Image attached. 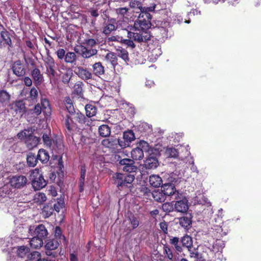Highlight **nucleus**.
<instances>
[{
  "label": "nucleus",
  "mask_w": 261,
  "mask_h": 261,
  "mask_svg": "<svg viewBox=\"0 0 261 261\" xmlns=\"http://www.w3.org/2000/svg\"><path fill=\"white\" fill-rule=\"evenodd\" d=\"M156 5L153 4L150 7H139L140 10V13L138 19L134 22V28L139 29L141 31H147L151 25V15L150 12H153L155 10Z\"/></svg>",
  "instance_id": "1"
},
{
  "label": "nucleus",
  "mask_w": 261,
  "mask_h": 261,
  "mask_svg": "<svg viewBox=\"0 0 261 261\" xmlns=\"http://www.w3.org/2000/svg\"><path fill=\"white\" fill-rule=\"evenodd\" d=\"M44 145L57 153H62L64 150L63 140L57 135L51 136L50 133H43L42 136Z\"/></svg>",
  "instance_id": "2"
},
{
  "label": "nucleus",
  "mask_w": 261,
  "mask_h": 261,
  "mask_svg": "<svg viewBox=\"0 0 261 261\" xmlns=\"http://www.w3.org/2000/svg\"><path fill=\"white\" fill-rule=\"evenodd\" d=\"M113 177L114 183L120 190L125 188L130 189L133 187L132 183L135 179V174L116 173L114 174Z\"/></svg>",
  "instance_id": "3"
},
{
  "label": "nucleus",
  "mask_w": 261,
  "mask_h": 261,
  "mask_svg": "<svg viewBox=\"0 0 261 261\" xmlns=\"http://www.w3.org/2000/svg\"><path fill=\"white\" fill-rule=\"evenodd\" d=\"M60 113L62 117V121L66 136L73 138L72 136L77 128L73 116L70 114H64L63 111H60Z\"/></svg>",
  "instance_id": "4"
},
{
  "label": "nucleus",
  "mask_w": 261,
  "mask_h": 261,
  "mask_svg": "<svg viewBox=\"0 0 261 261\" xmlns=\"http://www.w3.org/2000/svg\"><path fill=\"white\" fill-rule=\"evenodd\" d=\"M127 37L132 39L134 41L138 43L147 42L151 39V35L147 31H141L139 29H133V31L127 32Z\"/></svg>",
  "instance_id": "5"
},
{
  "label": "nucleus",
  "mask_w": 261,
  "mask_h": 261,
  "mask_svg": "<svg viewBox=\"0 0 261 261\" xmlns=\"http://www.w3.org/2000/svg\"><path fill=\"white\" fill-rule=\"evenodd\" d=\"M175 212L181 214L187 213L189 210L188 200L181 193L179 195V197L173 199Z\"/></svg>",
  "instance_id": "6"
},
{
  "label": "nucleus",
  "mask_w": 261,
  "mask_h": 261,
  "mask_svg": "<svg viewBox=\"0 0 261 261\" xmlns=\"http://www.w3.org/2000/svg\"><path fill=\"white\" fill-rule=\"evenodd\" d=\"M117 157V161H119V164L122 166V170L130 173H135L137 170V167L135 165V162L133 160L130 159H123L118 155H115V159Z\"/></svg>",
  "instance_id": "7"
},
{
  "label": "nucleus",
  "mask_w": 261,
  "mask_h": 261,
  "mask_svg": "<svg viewBox=\"0 0 261 261\" xmlns=\"http://www.w3.org/2000/svg\"><path fill=\"white\" fill-rule=\"evenodd\" d=\"M161 191L166 197H169L170 200H173V199L179 197V195L181 193L176 189L173 184L169 182L162 184Z\"/></svg>",
  "instance_id": "8"
},
{
  "label": "nucleus",
  "mask_w": 261,
  "mask_h": 261,
  "mask_svg": "<svg viewBox=\"0 0 261 261\" xmlns=\"http://www.w3.org/2000/svg\"><path fill=\"white\" fill-rule=\"evenodd\" d=\"M74 72L79 77L85 82H88L95 80L92 72L88 68L83 66H76L74 69Z\"/></svg>",
  "instance_id": "9"
},
{
  "label": "nucleus",
  "mask_w": 261,
  "mask_h": 261,
  "mask_svg": "<svg viewBox=\"0 0 261 261\" xmlns=\"http://www.w3.org/2000/svg\"><path fill=\"white\" fill-rule=\"evenodd\" d=\"M20 135L23 136L25 143L29 149H32L36 147L40 141V138L32 134L27 135L25 132H22L18 134L19 138Z\"/></svg>",
  "instance_id": "10"
},
{
  "label": "nucleus",
  "mask_w": 261,
  "mask_h": 261,
  "mask_svg": "<svg viewBox=\"0 0 261 261\" xmlns=\"http://www.w3.org/2000/svg\"><path fill=\"white\" fill-rule=\"evenodd\" d=\"M44 64L46 68V73L50 80L54 79L57 74L55 70L56 65L53 58L47 57L44 60Z\"/></svg>",
  "instance_id": "11"
},
{
  "label": "nucleus",
  "mask_w": 261,
  "mask_h": 261,
  "mask_svg": "<svg viewBox=\"0 0 261 261\" xmlns=\"http://www.w3.org/2000/svg\"><path fill=\"white\" fill-rule=\"evenodd\" d=\"M59 246V242L57 239L48 240L44 246L46 254L47 256H52L53 257H57V253L53 251L57 249Z\"/></svg>",
  "instance_id": "12"
},
{
  "label": "nucleus",
  "mask_w": 261,
  "mask_h": 261,
  "mask_svg": "<svg viewBox=\"0 0 261 261\" xmlns=\"http://www.w3.org/2000/svg\"><path fill=\"white\" fill-rule=\"evenodd\" d=\"M9 182L12 187L20 189L26 185L27 178L23 175H15L10 178Z\"/></svg>",
  "instance_id": "13"
},
{
  "label": "nucleus",
  "mask_w": 261,
  "mask_h": 261,
  "mask_svg": "<svg viewBox=\"0 0 261 261\" xmlns=\"http://www.w3.org/2000/svg\"><path fill=\"white\" fill-rule=\"evenodd\" d=\"M6 46L12 47L13 45L10 33L6 30H4L1 32L0 47Z\"/></svg>",
  "instance_id": "14"
},
{
  "label": "nucleus",
  "mask_w": 261,
  "mask_h": 261,
  "mask_svg": "<svg viewBox=\"0 0 261 261\" xmlns=\"http://www.w3.org/2000/svg\"><path fill=\"white\" fill-rule=\"evenodd\" d=\"M33 176L34 178L32 181V185L35 190H39L46 185L47 182L44 179L42 174H39L37 173L36 175H33Z\"/></svg>",
  "instance_id": "15"
},
{
  "label": "nucleus",
  "mask_w": 261,
  "mask_h": 261,
  "mask_svg": "<svg viewBox=\"0 0 261 261\" xmlns=\"http://www.w3.org/2000/svg\"><path fill=\"white\" fill-rule=\"evenodd\" d=\"M64 106L60 111H63L64 114L72 115L74 114L75 109L73 105L72 100L69 96L65 97L63 101Z\"/></svg>",
  "instance_id": "16"
},
{
  "label": "nucleus",
  "mask_w": 261,
  "mask_h": 261,
  "mask_svg": "<svg viewBox=\"0 0 261 261\" xmlns=\"http://www.w3.org/2000/svg\"><path fill=\"white\" fill-rule=\"evenodd\" d=\"M159 161L156 154H150L144 162V165L147 169H155L159 165Z\"/></svg>",
  "instance_id": "17"
},
{
  "label": "nucleus",
  "mask_w": 261,
  "mask_h": 261,
  "mask_svg": "<svg viewBox=\"0 0 261 261\" xmlns=\"http://www.w3.org/2000/svg\"><path fill=\"white\" fill-rule=\"evenodd\" d=\"M123 139L124 142L119 141L120 146L122 147H126L129 145L130 143L135 139V134L132 130H128L123 133Z\"/></svg>",
  "instance_id": "18"
},
{
  "label": "nucleus",
  "mask_w": 261,
  "mask_h": 261,
  "mask_svg": "<svg viewBox=\"0 0 261 261\" xmlns=\"http://www.w3.org/2000/svg\"><path fill=\"white\" fill-rule=\"evenodd\" d=\"M13 72L17 76H23L25 74L24 65L20 60L15 61L12 67Z\"/></svg>",
  "instance_id": "19"
},
{
  "label": "nucleus",
  "mask_w": 261,
  "mask_h": 261,
  "mask_svg": "<svg viewBox=\"0 0 261 261\" xmlns=\"http://www.w3.org/2000/svg\"><path fill=\"white\" fill-rule=\"evenodd\" d=\"M33 235L43 240L47 237L48 231L43 224H39L35 227Z\"/></svg>",
  "instance_id": "20"
},
{
  "label": "nucleus",
  "mask_w": 261,
  "mask_h": 261,
  "mask_svg": "<svg viewBox=\"0 0 261 261\" xmlns=\"http://www.w3.org/2000/svg\"><path fill=\"white\" fill-rule=\"evenodd\" d=\"M116 20L115 18H109L107 23L103 28L102 33L106 35H110L112 31L116 30Z\"/></svg>",
  "instance_id": "21"
},
{
  "label": "nucleus",
  "mask_w": 261,
  "mask_h": 261,
  "mask_svg": "<svg viewBox=\"0 0 261 261\" xmlns=\"http://www.w3.org/2000/svg\"><path fill=\"white\" fill-rule=\"evenodd\" d=\"M31 75L36 87L40 86L44 80L43 74H41L40 69L38 68L35 67L31 71Z\"/></svg>",
  "instance_id": "22"
},
{
  "label": "nucleus",
  "mask_w": 261,
  "mask_h": 261,
  "mask_svg": "<svg viewBox=\"0 0 261 261\" xmlns=\"http://www.w3.org/2000/svg\"><path fill=\"white\" fill-rule=\"evenodd\" d=\"M185 216L179 219V225L186 229H189L192 223V216L191 214L186 213Z\"/></svg>",
  "instance_id": "23"
},
{
  "label": "nucleus",
  "mask_w": 261,
  "mask_h": 261,
  "mask_svg": "<svg viewBox=\"0 0 261 261\" xmlns=\"http://www.w3.org/2000/svg\"><path fill=\"white\" fill-rule=\"evenodd\" d=\"M81 55L84 58H89L97 54L98 50L95 48H88L86 46L81 45Z\"/></svg>",
  "instance_id": "24"
},
{
  "label": "nucleus",
  "mask_w": 261,
  "mask_h": 261,
  "mask_svg": "<svg viewBox=\"0 0 261 261\" xmlns=\"http://www.w3.org/2000/svg\"><path fill=\"white\" fill-rule=\"evenodd\" d=\"M105 72V68L100 62H96L92 65V74L93 75L100 77L104 74Z\"/></svg>",
  "instance_id": "25"
},
{
  "label": "nucleus",
  "mask_w": 261,
  "mask_h": 261,
  "mask_svg": "<svg viewBox=\"0 0 261 261\" xmlns=\"http://www.w3.org/2000/svg\"><path fill=\"white\" fill-rule=\"evenodd\" d=\"M11 108L17 113L23 114L26 112L25 105L23 100H18L12 103Z\"/></svg>",
  "instance_id": "26"
},
{
  "label": "nucleus",
  "mask_w": 261,
  "mask_h": 261,
  "mask_svg": "<svg viewBox=\"0 0 261 261\" xmlns=\"http://www.w3.org/2000/svg\"><path fill=\"white\" fill-rule=\"evenodd\" d=\"M54 212L52 202H50L43 205L41 209V214L44 218L46 219L51 216Z\"/></svg>",
  "instance_id": "27"
},
{
  "label": "nucleus",
  "mask_w": 261,
  "mask_h": 261,
  "mask_svg": "<svg viewBox=\"0 0 261 261\" xmlns=\"http://www.w3.org/2000/svg\"><path fill=\"white\" fill-rule=\"evenodd\" d=\"M41 105L43 114L46 116H49L51 114V110L48 99L41 97Z\"/></svg>",
  "instance_id": "28"
},
{
  "label": "nucleus",
  "mask_w": 261,
  "mask_h": 261,
  "mask_svg": "<svg viewBox=\"0 0 261 261\" xmlns=\"http://www.w3.org/2000/svg\"><path fill=\"white\" fill-rule=\"evenodd\" d=\"M86 169L85 165L81 167L80 177L79 181V191L81 193L84 190L85 180L86 176Z\"/></svg>",
  "instance_id": "29"
},
{
  "label": "nucleus",
  "mask_w": 261,
  "mask_h": 261,
  "mask_svg": "<svg viewBox=\"0 0 261 261\" xmlns=\"http://www.w3.org/2000/svg\"><path fill=\"white\" fill-rule=\"evenodd\" d=\"M149 182L151 186L158 188L162 184L163 180L159 175L152 174L149 176Z\"/></svg>",
  "instance_id": "30"
},
{
  "label": "nucleus",
  "mask_w": 261,
  "mask_h": 261,
  "mask_svg": "<svg viewBox=\"0 0 261 261\" xmlns=\"http://www.w3.org/2000/svg\"><path fill=\"white\" fill-rule=\"evenodd\" d=\"M181 246L182 247L187 248L189 251H191V249L193 248V240L192 238L187 234L182 237L180 239Z\"/></svg>",
  "instance_id": "31"
},
{
  "label": "nucleus",
  "mask_w": 261,
  "mask_h": 261,
  "mask_svg": "<svg viewBox=\"0 0 261 261\" xmlns=\"http://www.w3.org/2000/svg\"><path fill=\"white\" fill-rule=\"evenodd\" d=\"M38 160L42 163H47L49 159V155L48 152L44 149H40L37 155Z\"/></svg>",
  "instance_id": "32"
},
{
  "label": "nucleus",
  "mask_w": 261,
  "mask_h": 261,
  "mask_svg": "<svg viewBox=\"0 0 261 261\" xmlns=\"http://www.w3.org/2000/svg\"><path fill=\"white\" fill-rule=\"evenodd\" d=\"M131 157L134 161L142 160L144 157V153L142 149L139 147L133 149L131 151Z\"/></svg>",
  "instance_id": "33"
},
{
  "label": "nucleus",
  "mask_w": 261,
  "mask_h": 261,
  "mask_svg": "<svg viewBox=\"0 0 261 261\" xmlns=\"http://www.w3.org/2000/svg\"><path fill=\"white\" fill-rule=\"evenodd\" d=\"M169 243L174 246L176 251L178 252H181L182 251L183 249L180 245V240H179V238L176 237H172L169 240Z\"/></svg>",
  "instance_id": "34"
},
{
  "label": "nucleus",
  "mask_w": 261,
  "mask_h": 261,
  "mask_svg": "<svg viewBox=\"0 0 261 261\" xmlns=\"http://www.w3.org/2000/svg\"><path fill=\"white\" fill-rule=\"evenodd\" d=\"M43 244V240L34 236L30 241V245L33 249H39Z\"/></svg>",
  "instance_id": "35"
},
{
  "label": "nucleus",
  "mask_w": 261,
  "mask_h": 261,
  "mask_svg": "<svg viewBox=\"0 0 261 261\" xmlns=\"http://www.w3.org/2000/svg\"><path fill=\"white\" fill-rule=\"evenodd\" d=\"M105 58L107 61L110 62L114 68L118 65V58L114 53L111 51L108 53Z\"/></svg>",
  "instance_id": "36"
},
{
  "label": "nucleus",
  "mask_w": 261,
  "mask_h": 261,
  "mask_svg": "<svg viewBox=\"0 0 261 261\" xmlns=\"http://www.w3.org/2000/svg\"><path fill=\"white\" fill-rule=\"evenodd\" d=\"M71 116H73L75 122L80 124H84L86 123L87 118L86 116L78 110L77 111H75L74 114H72Z\"/></svg>",
  "instance_id": "37"
},
{
  "label": "nucleus",
  "mask_w": 261,
  "mask_h": 261,
  "mask_svg": "<svg viewBox=\"0 0 261 261\" xmlns=\"http://www.w3.org/2000/svg\"><path fill=\"white\" fill-rule=\"evenodd\" d=\"M151 196L153 199L159 202H163L166 200V196L163 192L159 190H154L152 192Z\"/></svg>",
  "instance_id": "38"
},
{
  "label": "nucleus",
  "mask_w": 261,
  "mask_h": 261,
  "mask_svg": "<svg viewBox=\"0 0 261 261\" xmlns=\"http://www.w3.org/2000/svg\"><path fill=\"white\" fill-rule=\"evenodd\" d=\"M98 133L102 137H109L111 134V128L107 124H103L99 126Z\"/></svg>",
  "instance_id": "39"
},
{
  "label": "nucleus",
  "mask_w": 261,
  "mask_h": 261,
  "mask_svg": "<svg viewBox=\"0 0 261 261\" xmlns=\"http://www.w3.org/2000/svg\"><path fill=\"white\" fill-rule=\"evenodd\" d=\"M37 156L35 153L29 152L27 155V164L29 167H35L38 163Z\"/></svg>",
  "instance_id": "40"
},
{
  "label": "nucleus",
  "mask_w": 261,
  "mask_h": 261,
  "mask_svg": "<svg viewBox=\"0 0 261 261\" xmlns=\"http://www.w3.org/2000/svg\"><path fill=\"white\" fill-rule=\"evenodd\" d=\"M156 32V37L160 40H164L168 38V29L163 28H155Z\"/></svg>",
  "instance_id": "41"
},
{
  "label": "nucleus",
  "mask_w": 261,
  "mask_h": 261,
  "mask_svg": "<svg viewBox=\"0 0 261 261\" xmlns=\"http://www.w3.org/2000/svg\"><path fill=\"white\" fill-rule=\"evenodd\" d=\"M72 75L73 71L72 69L69 67L66 68V71L62 77V82L65 84H68Z\"/></svg>",
  "instance_id": "42"
},
{
  "label": "nucleus",
  "mask_w": 261,
  "mask_h": 261,
  "mask_svg": "<svg viewBox=\"0 0 261 261\" xmlns=\"http://www.w3.org/2000/svg\"><path fill=\"white\" fill-rule=\"evenodd\" d=\"M128 220L132 226V230L137 228L140 224V219L137 216L130 214L128 216Z\"/></svg>",
  "instance_id": "43"
},
{
  "label": "nucleus",
  "mask_w": 261,
  "mask_h": 261,
  "mask_svg": "<svg viewBox=\"0 0 261 261\" xmlns=\"http://www.w3.org/2000/svg\"><path fill=\"white\" fill-rule=\"evenodd\" d=\"M103 40L96 39H86L84 40L83 43L86 45V46L88 48H93L96 45H98L102 43Z\"/></svg>",
  "instance_id": "44"
},
{
  "label": "nucleus",
  "mask_w": 261,
  "mask_h": 261,
  "mask_svg": "<svg viewBox=\"0 0 261 261\" xmlns=\"http://www.w3.org/2000/svg\"><path fill=\"white\" fill-rule=\"evenodd\" d=\"M52 202V206L54 210V211H56L57 212H59L61 209L63 208L64 207V200L63 198H58L57 202L55 203Z\"/></svg>",
  "instance_id": "45"
},
{
  "label": "nucleus",
  "mask_w": 261,
  "mask_h": 261,
  "mask_svg": "<svg viewBox=\"0 0 261 261\" xmlns=\"http://www.w3.org/2000/svg\"><path fill=\"white\" fill-rule=\"evenodd\" d=\"M76 55L74 52H67L64 58V61L66 63L73 64L75 63L76 61Z\"/></svg>",
  "instance_id": "46"
},
{
  "label": "nucleus",
  "mask_w": 261,
  "mask_h": 261,
  "mask_svg": "<svg viewBox=\"0 0 261 261\" xmlns=\"http://www.w3.org/2000/svg\"><path fill=\"white\" fill-rule=\"evenodd\" d=\"M86 115L88 117H91L95 116L97 113V108L95 106L92 105H87L85 106Z\"/></svg>",
  "instance_id": "47"
},
{
  "label": "nucleus",
  "mask_w": 261,
  "mask_h": 261,
  "mask_svg": "<svg viewBox=\"0 0 261 261\" xmlns=\"http://www.w3.org/2000/svg\"><path fill=\"white\" fill-rule=\"evenodd\" d=\"M171 202H167L162 204V210L166 213H169L175 211L174 200H171Z\"/></svg>",
  "instance_id": "48"
},
{
  "label": "nucleus",
  "mask_w": 261,
  "mask_h": 261,
  "mask_svg": "<svg viewBox=\"0 0 261 261\" xmlns=\"http://www.w3.org/2000/svg\"><path fill=\"white\" fill-rule=\"evenodd\" d=\"M46 196L44 193L39 192L34 195L33 200L35 203L42 204L46 200Z\"/></svg>",
  "instance_id": "49"
},
{
  "label": "nucleus",
  "mask_w": 261,
  "mask_h": 261,
  "mask_svg": "<svg viewBox=\"0 0 261 261\" xmlns=\"http://www.w3.org/2000/svg\"><path fill=\"white\" fill-rule=\"evenodd\" d=\"M163 249L165 257H167L171 261H173L174 257L172 249L166 244L164 245Z\"/></svg>",
  "instance_id": "50"
},
{
  "label": "nucleus",
  "mask_w": 261,
  "mask_h": 261,
  "mask_svg": "<svg viewBox=\"0 0 261 261\" xmlns=\"http://www.w3.org/2000/svg\"><path fill=\"white\" fill-rule=\"evenodd\" d=\"M83 84L81 82L76 83L73 87V93L77 95L79 97H82L83 95Z\"/></svg>",
  "instance_id": "51"
},
{
  "label": "nucleus",
  "mask_w": 261,
  "mask_h": 261,
  "mask_svg": "<svg viewBox=\"0 0 261 261\" xmlns=\"http://www.w3.org/2000/svg\"><path fill=\"white\" fill-rule=\"evenodd\" d=\"M10 95L6 91H0V103L4 104L9 101Z\"/></svg>",
  "instance_id": "52"
},
{
  "label": "nucleus",
  "mask_w": 261,
  "mask_h": 261,
  "mask_svg": "<svg viewBox=\"0 0 261 261\" xmlns=\"http://www.w3.org/2000/svg\"><path fill=\"white\" fill-rule=\"evenodd\" d=\"M42 108L39 103L35 106L33 109L30 110V113L35 117H37L42 112Z\"/></svg>",
  "instance_id": "53"
},
{
  "label": "nucleus",
  "mask_w": 261,
  "mask_h": 261,
  "mask_svg": "<svg viewBox=\"0 0 261 261\" xmlns=\"http://www.w3.org/2000/svg\"><path fill=\"white\" fill-rule=\"evenodd\" d=\"M29 248L24 246H21L18 248L17 254L18 256L23 257L29 252Z\"/></svg>",
  "instance_id": "54"
},
{
  "label": "nucleus",
  "mask_w": 261,
  "mask_h": 261,
  "mask_svg": "<svg viewBox=\"0 0 261 261\" xmlns=\"http://www.w3.org/2000/svg\"><path fill=\"white\" fill-rule=\"evenodd\" d=\"M128 9L126 7L118 8L115 9L116 13L121 17H123L128 12Z\"/></svg>",
  "instance_id": "55"
},
{
  "label": "nucleus",
  "mask_w": 261,
  "mask_h": 261,
  "mask_svg": "<svg viewBox=\"0 0 261 261\" xmlns=\"http://www.w3.org/2000/svg\"><path fill=\"white\" fill-rule=\"evenodd\" d=\"M118 56L122 59L125 62H127L129 60L128 52L124 49L119 50Z\"/></svg>",
  "instance_id": "56"
},
{
  "label": "nucleus",
  "mask_w": 261,
  "mask_h": 261,
  "mask_svg": "<svg viewBox=\"0 0 261 261\" xmlns=\"http://www.w3.org/2000/svg\"><path fill=\"white\" fill-rule=\"evenodd\" d=\"M170 27V22L165 20H158L156 23L155 28H163L168 29Z\"/></svg>",
  "instance_id": "57"
},
{
  "label": "nucleus",
  "mask_w": 261,
  "mask_h": 261,
  "mask_svg": "<svg viewBox=\"0 0 261 261\" xmlns=\"http://www.w3.org/2000/svg\"><path fill=\"white\" fill-rule=\"evenodd\" d=\"M41 258V254L38 251H33L32 252L29 256V258L30 260H35L37 261L39 259Z\"/></svg>",
  "instance_id": "58"
},
{
  "label": "nucleus",
  "mask_w": 261,
  "mask_h": 261,
  "mask_svg": "<svg viewBox=\"0 0 261 261\" xmlns=\"http://www.w3.org/2000/svg\"><path fill=\"white\" fill-rule=\"evenodd\" d=\"M141 192L143 193V196L145 197V198L147 199H150L151 195L152 192L147 187H143L141 189Z\"/></svg>",
  "instance_id": "59"
},
{
  "label": "nucleus",
  "mask_w": 261,
  "mask_h": 261,
  "mask_svg": "<svg viewBox=\"0 0 261 261\" xmlns=\"http://www.w3.org/2000/svg\"><path fill=\"white\" fill-rule=\"evenodd\" d=\"M169 156L171 158H176L178 155V152L177 149L174 148H170L167 150Z\"/></svg>",
  "instance_id": "60"
},
{
  "label": "nucleus",
  "mask_w": 261,
  "mask_h": 261,
  "mask_svg": "<svg viewBox=\"0 0 261 261\" xmlns=\"http://www.w3.org/2000/svg\"><path fill=\"white\" fill-rule=\"evenodd\" d=\"M134 40L132 39L128 38V39H123L122 43L127 45V47H130L132 48H134L136 45L134 43Z\"/></svg>",
  "instance_id": "61"
},
{
  "label": "nucleus",
  "mask_w": 261,
  "mask_h": 261,
  "mask_svg": "<svg viewBox=\"0 0 261 261\" xmlns=\"http://www.w3.org/2000/svg\"><path fill=\"white\" fill-rule=\"evenodd\" d=\"M57 57L59 59L62 60L66 56L65 50L63 48H59L56 51Z\"/></svg>",
  "instance_id": "62"
},
{
  "label": "nucleus",
  "mask_w": 261,
  "mask_h": 261,
  "mask_svg": "<svg viewBox=\"0 0 261 261\" xmlns=\"http://www.w3.org/2000/svg\"><path fill=\"white\" fill-rule=\"evenodd\" d=\"M160 227L161 229L163 231L165 234H167L168 233V223L164 221L163 222H160Z\"/></svg>",
  "instance_id": "63"
},
{
  "label": "nucleus",
  "mask_w": 261,
  "mask_h": 261,
  "mask_svg": "<svg viewBox=\"0 0 261 261\" xmlns=\"http://www.w3.org/2000/svg\"><path fill=\"white\" fill-rule=\"evenodd\" d=\"M30 97L32 99H36L38 97V91L35 88L33 87L30 92Z\"/></svg>",
  "instance_id": "64"
}]
</instances>
